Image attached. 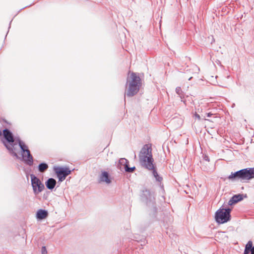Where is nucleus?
Segmentation results:
<instances>
[{
    "label": "nucleus",
    "instance_id": "15",
    "mask_svg": "<svg viewBox=\"0 0 254 254\" xmlns=\"http://www.w3.org/2000/svg\"><path fill=\"white\" fill-rule=\"evenodd\" d=\"M152 174L154 176V177L155 178L156 181L160 183V185H161V182L163 180L162 177H160L157 172V171L155 169V167H154V169H152Z\"/></svg>",
    "mask_w": 254,
    "mask_h": 254
},
{
    "label": "nucleus",
    "instance_id": "7",
    "mask_svg": "<svg viewBox=\"0 0 254 254\" xmlns=\"http://www.w3.org/2000/svg\"><path fill=\"white\" fill-rule=\"evenodd\" d=\"M30 178L34 193L37 194L43 191L45 187L40 179L33 174L30 175Z\"/></svg>",
    "mask_w": 254,
    "mask_h": 254
},
{
    "label": "nucleus",
    "instance_id": "22",
    "mask_svg": "<svg viewBox=\"0 0 254 254\" xmlns=\"http://www.w3.org/2000/svg\"><path fill=\"white\" fill-rule=\"evenodd\" d=\"M250 252L247 251L246 250H244V252L243 254H249Z\"/></svg>",
    "mask_w": 254,
    "mask_h": 254
},
{
    "label": "nucleus",
    "instance_id": "10",
    "mask_svg": "<svg viewBox=\"0 0 254 254\" xmlns=\"http://www.w3.org/2000/svg\"><path fill=\"white\" fill-rule=\"evenodd\" d=\"M243 199V194H237L233 195L228 201V204L232 205Z\"/></svg>",
    "mask_w": 254,
    "mask_h": 254
},
{
    "label": "nucleus",
    "instance_id": "6",
    "mask_svg": "<svg viewBox=\"0 0 254 254\" xmlns=\"http://www.w3.org/2000/svg\"><path fill=\"white\" fill-rule=\"evenodd\" d=\"M141 198L148 206H151L154 212L156 211L157 208L155 206V193L153 191H151L150 190L146 189L142 190Z\"/></svg>",
    "mask_w": 254,
    "mask_h": 254
},
{
    "label": "nucleus",
    "instance_id": "24",
    "mask_svg": "<svg viewBox=\"0 0 254 254\" xmlns=\"http://www.w3.org/2000/svg\"><path fill=\"white\" fill-rule=\"evenodd\" d=\"M205 160L206 161H209L208 157L206 156L205 157Z\"/></svg>",
    "mask_w": 254,
    "mask_h": 254
},
{
    "label": "nucleus",
    "instance_id": "8",
    "mask_svg": "<svg viewBox=\"0 0 254 254\" xmlns=\"http://www.w3.org/2000/svg\"><path fill=\"white\" fill-rule=\"evenodd\" d=\"M54 171L59 179V182H63L66 176L70 174L71 171L67 167H57L54 168Z\"/></svg>",
    "mask_w": 254,
    "mask_h": 254
},
{
    "label": "nucleus",
    "instance_id": "11",
    "mask_svg": "<svg viewBox=\"0 0 254 254\" xmlns=\"http://www.w3.org/2000/svg\"><path fill=\"white\" fill-rule=\"evenodd\" d=\"M48 216V212L46 210L40 209L37 211L36 217L39 220L45 219Z\"/></svg>",
    "mask_w": 254,
    "mask_h": 254
},
{
    "label": "nucleus",
    "instance_id": "25",
    "mask_svg": "<svg viewBox=\"0 0 254 254\" xmlns=\"http://www.w3.org/2000/svg\"><path fill=\"white\" fill-rule=\"evenodd\" d=\"M145 244V241H143V244H141V245H144Z\"/></svg>",
    "mask_w": 254,
    "mask_h": 254
},
{
    "label": "nucleus",
    "instance_id": "13",
    "mask_svg": "<svg viewBox=\"0 0 254 254\" xmlns=\"http://www.w3.org/2000/svg\"><path fill=\"white\" fill-rule=\"evenodd\" d=\"M128 161L125 158H121L119 160V163L117 165V167L121 171L123 169H125L126 165H128Z\"/></svg>",
    "mask_w": 254,
    "mask_h": 254
},
{
    "label": "nucleus",
    "instance_id": "14",
    "mask_svg": "<svg viewBox=\"0 0 254 254\" xmlns=\"http://www.w3.org/2000/svg\"><path fill=\"white\" fill-rule=\"evenodd\" d=\"M48 168L49 166L47 163L42 162L38 165V169L40 172L44 173L48 169Z\"/></svg>",
    "mask_w": 254,
    "mask_h": 254
},
{
    "label": "nucleus",
    "instance_id": "1",
    "mask_svg": "<svg viewBox=\"0 0 254 254\" xmlns=\"http://www.w3.org/2000/svg\"><path fill=\"white\" fill-rule=\"evenodd\" d=\"M1 135H2L0 138L1 141L11 155L15 157L17 159H20L17 153V151L18 150L17 147L18 144L21 151L23 161L29 166L33 165V157L30 151L26 144L19 137H14L12 132L7 128L4 129L2 133L0 130V136Z\"/></svg>",
    "mask_w": 254,
    "mask_h": 254
},
{
    "label": "nucleus",
    "instance_id": "27",
    "mask_svg": "<svg viewBox=\"0 0 254 254\" xmlns=\"http://www.w3.org/2000/svg\"><path fill=\"white\" fill-rule=\"evenodd\" d=\"M134 158H136V155L134 154Z\"/></svg>",
    "mask_w": 254,
    "mask_h": 254
},
{
    "label": "nucleus",
    "instance_id": "4",
    "mask_svg": "<svg viewBox=\"0 0 254 254\" xmlns=\"http://www.w3.org/2000/svg\"><path fill=\"white\" fill-rule=\"evenodd\" d=\"M254 178V168H247L235 172H232L228 179L232 181H240L246 182Z\"/></svg>",
    "mask_w": 254,
    "mask_h": 254
},
{
    "label": "nucleus",
    "instance_id": "16",
    "mask_svg": "<svg viewBox=\"0 0 254 254\" xmlns=\"http://www.w3.org/2000/svg\"><path fill=\"white\" fill-rule=\"evenodd\" d=\"M176 92L179 95V96L180 97V98L182 100V101H183L185 103V101L183 100V99L184 98V92H183V91L180 87H177L176 88Z\"/></svg>",
    "mask_w": 254,
    "mask_h": 254
},
{
    "label": "nucleus",
    "instance_id": "20",
    "mask_svg": "<svg viewBox=\"0 0 254 254\" xmlns=\"http://www.w3.org/2000/svg\"><path fill=\"white\" fill-rule=\"evenodd\" d=\"M42 254H47V251L45 246H43L41 250Z\"/></svg>",
    "mask_w": 254,
    "mask_h": 254
},
{
    "label": "nucleus",
    "instance_id": "17",
    "mask_svg": "<svg viewBox=\"0 0 254 254\" xmlns=\"http://www.w3.org/2000/svg\"><path fill=\"white\" fill-rule=\"evenodd\" d=\"M253 248V243L252 241H249L247 244L245 250L248 251L249 252L251 251Z\"/></svg>",
    "mask_w": 254,
    "mask_h": 254
},
{
    "label": "nucleus",
    "instance_id": "5",
    "mask_svg": "<svg viewBox=\"0 0 254 254\" xmlns=\"http://www.w3.org/2000/svg\"><path fill=\"white\" fill-rule=\"evenodd\" d=\"M230 208H220L215 213V220L218 224H224L231 220V212Z\"/></svg>",
    "mask_w": 254,
    "mask_h": 254
},
{
    "label": "nucleus",
    "instance_id": "19",
    "mask_svg": "<svg viewBox=\"0 0 254 254\" xmlns=\"http://www.w3.org/2000/svg\"><path fill=\"white\" fill-rule=\"evenodd\" d=\"M135 169V167L130 168L128 167V165H126V168L125 169V170L127 172L131 173V172H133Z\"/></svg>",
    "mask_w": 254,
    "mask_h": 254
},
{
    "label": "nucleus",
    "instance_id": "12",
    "mask_svg": "<svg viewBox=\"0 0 254 254\" xmlns=\"http://www.w3.org/2000/svg\"><path fill=\"white\" fill-rule=\"evenodd\" d=\"M57 184V182L54 178H51L48 179L45 182V185L47 189L52 190L54 189Z\"/></svg>",
    "mask_w": 254,
    "mask_h": 254
},
{
    "label": "nucleus",
    "instance_id": "9",
    "mask_svg": "<svg viewBox=\"0 0 254 254\" xmlns=\"http://www.w3.org/2000/svg\"><path fill=\"white\" fill-rule=\"evenodd\" d=\"M98 182L99 183H105L107 184H110L112 181L109 174L106 171H102L101 174L99 176Z\"/></svg>",
    "mask_w": 254,
    "mask_h": 254
},
{
    "label": "nucleus",
    "instance_id": "18",
    "mask_svg": "<svg viewBox=\"0 0 254 254\" xmlns=\"http://www.w3.org/2000/svg\"><path fill=\"white\" fill-rule=\"evenodd\" d=\"M193 117L194 118H195V119H197V120H198V121H200V120H206V119H205V116H204V117H201L200 115H199L198 114H197L196 113V112H195V114L193 115Z\"/></svg>",
    "mask_w": 254,
    "mask_h": 254
},
{
    "label": "nucleus",
    "instance_id": "26",
    "mask_svg": "<svg viewBox=\"0 0 254 254\" xmlns=\"http://www.w3.org/2000/svg\"><path fill=\"white\" fill-rule=\"evenodd\" d=\"M191 78H192V77H190V78H189V80H190Z\"/></svg>",
    "mask_w": 254,
    "mask_h": 254
},
{
    "label": "nucleus",
    "instance_id": "21",
    "mask_svg": "<svg viewBox=\"0 0 254 254\" xmlns=\"http://www.w3.org/2000/svg\"><path fill=\"white\" fill-rule=\"evenodd\" d=\"M206 115L207 117H210L213 114H211V112H208V113L206 114Z\"/></svg>",
    "mask_w": 254,
    "mask_h": 254
},
{
    "label": "nucleus",
    "instance_id": "23",
    "mask_svg": "<svg viewBox=\"0 0 254 254\" xmlns=\"http://www.w3.org/2000/svg\"><path fill=\"white\" fill-rule=\"evenodd\" d=\"M251 254H254V246L253 247V248L252 250H251Z\"/></svg>",
    "mask_w": 254,
    "mask_h": 254
},
{
    "label": "nucleus",
    "instance_id": "2",
    "mask_svg": "<svg viewBox=\"0 0 254 254\" xmlns=\"http://www.w3.org/2000/svg\"><path fill=\"white\" fill-rule=\"evenodd\" d=\"M141 86V80L140 77L135 73L132 72L127 78L125 98L133 97L139 91Z\"/></svg>",
    "mask_w": 254,
    "mask_h": 254
},
{
    "label": "nucleus",
    "instance_id": "3",
    "mask_svg": "<svg viewBox=\"0 0 254 254\" xmlns=\"http://www.w3.org/2000/svg\"><path fill=\"white\" fill-rule=\"evenodd\" d=\"M139 162L141 165L148 170L154 169V161L152 154V148L145 144L141 148L139 154Z\"/></svg>",
    "mask_w": 254,
    "mask_h": 254
}]
</instances>
